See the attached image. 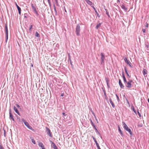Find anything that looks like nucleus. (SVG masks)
Returning a JSON list of instances; mask_svg holds the SVG:
<instances>
[{
	"instance_id": "864d4df0",
	"label": "nucleus",
	"mask_w": 149,
	"mask_h": 149,
	"mask_svg": "<svg viewBox=\"0 0 149 149\" xmlns=\"http://www.w3.org/2000/svg\"><path fill=\"white\" fill-rule=\"evenodd\" d=\"M63 96H64V94L63 93H62V94H61V96L63 97Z\"/></svg>"
},
{
	"instance_id": "79ce46f5",
	"label": "nucleus",
	"mask_w": 149,
	"mask_h": 149,
	"mask_svg": "<svg viewBox=\"0 0 149 149\" xmlns=\"http://www.w3.org/2000/svg\"><path fill=\"white\" fill-rule=\"evenodd\" d=\"M15 105L19 108L20 107V106L17 104H16Z\"/></svg>"
},
{
	"instance_id": "e2e57ef3",
	"label": "nucleus",
	"mask_w": 149,
	"mask_h": 149,
	"mask_svg": "<svg viewBox=\"0 0 149 149\" xmlns=\"http://www.w3.org/2000/svg\"><path fill=\"white\" fill-rule=\"evenodd\" d=\"M104 95H105V93H104Z\"/></svg>"
},
{
	"instance_id": "6e6d98bb",
	"label": "nucleus",
	"mask_w": 149,
	"mask_h": 149,
	"mask_svg": "<svg viewBox=\"0 0 149 149\" xmlns=\"http://www.w3.org/2000/svg\"><path fill=\"white\" fill-rule=\"evenodd\" d=\"M63 114L64 115V116H65V113H63Z\"/></svg>"
},
{
	"instance_id": "c03bdc74",
	"label": "nucleus",
	"mask_w": 149,
	"mask_h": 149,
	"mask_svg": "<svg viewBox=\"0 0 149 149\" xmlns=\"http://www.w3.org/2000/svg\"><path fill=\"white\" fill-rule=\"evenodd\" d=\"M22 120L24 122V123H25V122H26V120L24 118H22Z\"/></svg>"
},
{
	"instance_id": "1a4fd4ad",
	"label": "nucleus",
	"mask_w": 149,
	"mask_h": 149,
	"mask_svg": "<svg viewBox=\"0 0 149 149\" xmlns=\"http://www.w3.org/2000/svg\"><path fill=\"white\" fill-rule=\"evenodd\" d=\"M46 131H47V134L50 137H52V135L51 133V131L50 129L48 128L47 127H46Z\"/></svg>"
},
{
	"instance_id": "c85d7f7f",
	"label": "nucleus",
	"mask_w": 149,
	"mask_h": 149,
	"mask_svg": "<svg viewBox=\"0 0 149 149\" xmlns=\"http://www.w3.org/2000/svg\"><path fill=\"white\" fill-rule=\"evenodd\" d=\"M53 6H54V9L55 11V13H56V15L57 13V12L56 10V7H55L54 4Z\"/></svg>"
},
{
	"instance_id": "bf43d9fd",
	"label": "nucleus",
	"mask_w": 149,
	"mask_h": 149,
	"mask_svg": "<svg viewBox=\"0 0 149 149\" xmlns=\"http://www.w3.org/2000/svg\"><path fill=\"white\" fill-rule=\"evenodd\" d=\"M148 102L149 103V99H148Z\"/></svg>"
},
{
	"instance_id": "f704fd0d",
	"label": "nucleus",
	"mask_w": 149,
	"mask_h": 149,
	"mask_svg": "<svg viewBox=\"0 0 149 149\" xmlns=\"http://www.w3.org/2000/svg\"><path fill=\"white\" fill-rule=\"evenodd\" d=\"M24 124L27 127L28 126H29V123L26 121V122H25V123H24Z\"/></svg>"
},
{
	"instance_id": "20e7f679",
	"label": "nucleus",
	"mask_w": 149,
	"mask_h": 149,
	"mask_svg": "<svg viewBox=\"0 0 149 149\" xmlns=\"http://www.w3.org/2000/svg\"><path fill=\"white\" fill-rule=\"evenodd\" d=\"M5 30L6 33V41L7 42L8 38V26L7 24H5Z\"/></svg>"
},
{
	"instance_id": "f3484780",
	"label": "nucleus",
	"mask_w": 149,
	"mask_h": 149,
	"mask_svg": "<svg viewBox=\"0 0 149 149\" xmlns=\"http://www.w3.org/2000/svg\"><path fill=\"white\" fill-rule=\"evenodd\" d=\"M91 6L94 9V10H95V12L96 13L97 15V16L98 17H100V15H99V14L97 13V12L96 9H95V8L93 6Z\"/></svg>"
},
{
	"instance_id": "0eeeda50",
	"label": "nucleus",
	"mask_w": 149,
	"mask_h": 149,
	"mask_svg": "<svg viewBox=\"0 0 149 149\" xmlns=\"http://www.w3.org/2000/svg\"><path fill=\"white\" fill-rule=\"evenodd\" d=\"M9 118L10 119H11L13 121H15V119L13 118V115L11 113V110L10 109H9Z\"/></svg>"
},
{
	"instance_id": "a18cd8bd",
	"label": "nucleus",
	"mask_w": 149,
	"mask_h": 149,
	"mask_svg": "<svg viewBox=\"0 0 149 149\" xmlns=\"http://www.w3.org/2000/svg\"><path fill=\"white\" fill-rule=\"evenodd\" d=\"M142 31L144 33H145L146 30L145 29H143Z\"/></svg>"
},
{
	"instance_id": "a211bd4d",
	"label": "nucleus",
	"mask_w": 149,
	"mask_h": 149,
	"mask_svg": "<svg viewBox=\"0 0 149 149\" xmlns=\"http://www.w3.org/2000/svg\"><path fill=\"white\" fill-rule=\"evenodd\" d=\"M124 69H125V72L127 75V76H128L129 78H130L131 77H130V76L129 75V74L126 68V67H125Z\"/></svg>"
},
{
	"instance_id": "c756f323",
	"label": "nucleus",
	"mask_w": 149,
	"mask_h": 149,
	"mask_svg": "<svg viewBox=\"0 0 149 149\" xmlns=\"http://www.w3.org/2000/svg\"><path fill=\"white\" fill-rule=\"evenodd\" d=\"M27 127L30 130H33V128L32 127L29 125V126H27Z\"/></svg>"
},
{
	"instance_id": "72a5a7b5",
	"label": "nucleus",
	"mask_w": 149,
	"mask_h": 149,
	"mask_svg": "<svg viewBox=\"0 0 149 149\" xmlns=\"http://www.w3.org/2000/svg\"><path fill=\"white\" fill-rule=\"evenodd\" d=\"M105 80H106L107 83H109V80H108V79L107 77H106L105 78Z\"/></svg>"
},
{
	"instance_id": "37998d69",
	"label": "nucleus",
	"mask_w": 149,
	"mask_h": 149,
	"mask_svg": "<svg viewBox=\"0 0 149 149\" xmlns=\"http://www.w3.org/2000/svg\"><path fill=\"white\" fill-rule=\"evenodd\" d=\"M70 64L72 66V67H73V65L72 64V62L71 61H71H70Z\"/></svg>"
},
{
	"instance_id": "3c124183",
	"label": "nucleus",
	"mask_w": 149,
	"mask_h": 149,
	"mask_svg": "<svg viewBox=\"0 0 149 149\" xmlns=\"http://www.w3.org/2000/svg\"><path fill=\"white\" fill-rule=\"evenodd\" d=\"M107 85L108 86V87L109 88V83H107Z\"/></svg>"
},
{
	"instance_id": "aec40b11",
	"label": "nucleus",
	"mask_w": 149,
	"mask_h": 149,
	"mask_svg": "<svg viewBox=\"0 0 149 149\" xmlns=\"http://www.w3.org/2000/svg\"><path fill=\"white\" fill-rule=\"evenodd\" d=\"M118 131H119L120 133V134L122 136H123V132L121 130H120V127H119V125H118Z\"/></svg>"
},
{
	"instance_id": "b1692460",
	"label": "nucleus",
	"mask_w": 149,
	"mask_h": 149,
	"mask_svg": "<svg viewBox=\"0 0 149 149\" xmlns=\"http://www.w3.org/2000/svg\"><path fill=\"white\" fill-rule=\"evenodd\" d=\"M102 23H99L98 24H97L95 28L96 29H98L99 27L100 26V25L102 24Z\"/></svg>"
},
{
	"instance_id": "7ed1b4c3",
	"label": "nucleus",
	"mask_w": 149,
	"mask_h": 149,
	"mask_svg": "<svg viewBox=\"0 0 149 149\" xmlns=\"http://www.w3.org/2000/svg\"><path fill=\"white\" fill-rule=\"evenodd\" d=\"M100 55L101 56V64L102 65H104V59L105 58L104 55V53H101Z\"/></svg>"
},
{
	"instance_id": "ea45409f",
	"label": "nucleus",
	"mask_w": 149,
	"mask_h": 149,
	"mask_svg": "<svg viewBox=\"0 0 149 149\" xmlns=\"http://www.w3.org/2000/svg\"><path fill=\"white\" fill-rule=\"evenodd\" d=\"M0 149H4L3 147L1 144L0 145Z\"/></svg>"
},
{
	"instance_id": "6e6552de",
	"label": "nucleus",
	"mask_w": 149,
	"mask_h": 149,
	"mask_svg": "<svg viewBox=\"0 0 149 149\" xmlns=\"http://www.w3.org/2000/svg\"><path fill=\"white\" fill-rule=\"evenodd\" d=\"M92 137L93 138L95 142V143L96 144V146H97V148L98 149H101V148H100V146H99L98 143H97V141L96 140V139L93 136H92Z\"/></svg>"
},
{
	"instance_id": "5701e85b",
	"label": "nucleus",
	"mask_w": 149,
	"mask_h": 149,
	"mask_svg": "<svg viewBox=\"0 0 149 149\" xmlns=\"http://www.w3.org/2000/svg\"><path fill=\"white\" fill-rule=\"evenodd\" d=\"M143 74L144 75H145L147 74V70L145 69H144L143 70Z\"/></svg>"
},
{
	"instance_id": "2f4dec72",
	"label": "nucleus",
	"mask_w": 149,
	"mask_h": 149,
	"mask_svg": "<svg viewBox=\"0 0 149 149\" xmlns=\"http://www.w3.org/2000/svg\"><path fill=\"white\" fill-rule=\"evenodd\" d=\"M55 1L56 4V5L58 6H59V5L58 4V0H57Z\"/></svg>"
},
{
	"instance_id": "052dcab7",
	"label": "nucleus",
	"mask_w": 149,
	"mask_h": 149,
	"mask_svg": "<svg viewBox=\"0 0 149 149\" xmlns=\"http://www.w3.org/2000/svg\"><path fill=\"white\" fill-rule=\"evenodd\" d=\"M93 114L94 115V116L95 117V114H94V113H93Z\"/></svg>"
},
{
	"instance_id": "9b49d317",
	"label": "nucleus",
	"mask_w": 149,
	"mask_h": 149,
	"mask_svg": "<svg viewBox=\"0 0 149 149\" xmlns=\"http://www.w3.org/2000/svg\"><path fill=\"white\" fill-rule=\"evenodd\" d=\"M119 84L121 88H124L125 86L122 83L120 79H119Z\"/></svg>"
},
{
	"instance_id": "f257e3e1",
	"label": "nucleus",
	"mask_w": 149,
	"mask_h": 149,
	"mask_svg": "<svg viewBox=\"0 0 149 149\" xmlns=\"http://www.w3.org/2000/svg\"><path fill=\"white\" fill-rule=\"evenodd\" d=\"M123 125L124 129L127 131L131 135H132V132L130 129H129L127 125L124 122H122Z\"/></svg>"
},
{
	"instance_id": "423d86ee",
	"label": "nucleus",
	"mask_w": 149,
	"mask_h": 149,
	"mask_svg": "<svg viewBox=\"0 0 149 149\" xmlns=\"http://www.w3.org/2000/svg\"><path fill=\"white\" fill-rule=\"evenodd\" d=\"M124 60L125 62L128 65H129L132 68V64L130 63V61L128 60L127 58H124Z\"/></svg>"
},
{
	"instance_id": "09e8293b",
	"label": "nucleus",
	"mask_w": 149,
	"mask_h": 149,
	"mask_svg": "<svg viewBox=\"0 0 149 149\" xmlns=\"http://www.w3.org/2000/svg\"><path fill=\"white\" fill-rule=\"evenodd\" d=\"M107 85L108 86V87L109 88V83H107Z\"/></svg>"
},
{
	"instance_id": "dca6fc26",
	"label": "nucleus",
	"mask_w": 149,
	"mask_h": 149,
	"mask_svg": "<svg viewBox=\"0 0 149 149\" xmlns=\"http://www.w3.org/2000/svg\"><path fill=\"white\" fill-rule=\"evenodd\" d=\"M86 3L89 5L91 6L93 5V3L89 0H85Z\"/></svg>"
},
{
	"instance_id": "ddd939ff",
	"label": "nucleus",
	"mask_w": 149,
	"mask_h": 149,
	"mask_svg": "<svg viewBox=\"0 0 149 149\" xmlns=\"http://www.w3.org/2000/svg\"><path fill=\"white\" fill-rule=\"evenodd\" d=\"M38 145L39 147L42 148V149H45L43 144L42 142H39Z\"/></svg>"
},
{
	"instance_id": "603ef678",
	"label": "nucleus",
	"mask_w": 149,
	"mask_h": 149,
	"mask_svg": "<svg viewBox=\"0 0 149 149\" xmlns=\"http://www.w3.org/2000/svg\"><path fill=\"white\" fill-rule=\"evenodd\" d=\"M48 3H49V5L50 6H51V2H50V1L49 2H48Z\"/></svg>"
},
{
	"instance_id": "bb28decb",
	"label": "nucleus",
	"mask_w": 149,
	"mask_h": 149,
	"mask_svg": "<svg viewBox=\"0 0 149 149\" xmlns=\"http://www.w3.org/2000/svg\"><path fill=\"white\" fill-rule=\"evenodd\" d=\"M30 139L31 140L32 142L34 144H36V142L35 140L34 139H33L31 138V137L30 138Z\"/></svg>"
},
{
	"instance_id": "393cba45",
	"label": "nucleus",
	"mask_w": 149,
	"mask_h": 149,
	"mask_svg": "<svg viewBox=\"0 0 149 149\" xmlns=\"http://www.w3.org/2000/svg\"><path fill=\"white\" fill-rule=\"evenodd\" d=\"M94 129L95 130L96 132L98 133V134H99V135L100 134V133L98 131V130L97 129V128L96 127V126L95 125L93 126Z\"/></svg>"
},
{
	"instance_id": "412c9836",
	"label": "nucleus",
	"mask_w": 149,
	"mask_h": 149,
	"mask_svg": "<svg viewBox=\"0 0 149 149\" xmlns=\"http://www.w3.org/2000/svg\"><path fill=\"white\" fill-rule=\"evenodd\" d=\"M109 101L110 103L112 105V107L114 108L115 107V105H114V104H113V102L111 100V99H110L109 100Z\"/></svg>"
},
{
	"instance_id": "680f3d73",
	"label": "nucleus",
	"mask_w": 149,
	"mask_h": 149,
	"mask_svg": "<svg viewBox=\"0 0 149 149\" xmlns=\"http://www.w3.org/2000/svg\"><path fill=\"white\" fill-rule=\"evenodd\" d=\"M146 27H148V24H147V25H146Z\"/></svg>"
},
{
	"instance_id": "2eb2a0df",
	"label": "nucleus",
	"mask_w": 149,
	"mask_h": 149,
	"mask_svg": "<svg viewBox=\"0 0 149 149\" xmlns=\"http://www.w3.org/2000/svg\"><path fill=\"white\" fill-rule=\"evenodd\" d=\"M13 109L16 113H17L18 115H20V113L19 112L15 106H13Z\"/></svg>"
},
{
	"instance_id": "4be33fe9",
	"label": "nucleus",
	"mask_w": 149,
	"mask_h": 149,
	"mask_svg": "<svg viewBox=\"0 0 149 149\" xmlns=\"http://www.w3.org/2000/svg\"><path fill=\"white\" fill-rule=\"evenodd\" d=\"M131 109L134 112V113L136 114L137 113H136V111L135 110V109H134V106L133 105H132L131 106Z\"/></svg>"
},
{
	"instance_id": "0e129e2a",
	"label": "nucleus",
	"mask_w": 149,
	"mask_h": 149,
	"mask_svg": "<svg viewBox=\"0 0 149 149\" xmlns=\"http://www.w3.org/2000/svg\"><path fill=\"white\" fill-rule=\"evenodd\" d=\"M118 0V1L119 2V0Z\"/></svg>"
},
{
	"instance_id": "c9c22d12",
	"label": "nucleus",
	"mask_w": 149,
	"mask_h": 149,
	"mask_svg": "<svg viewBox=\"0 0 149 149\" xmlns=\"http://www.w3.org/2000/svg\"><path fill=\"white\" fill-rule=\"evenodd\" d=\"M122 77H123V78H125V77L124 72H123H123H122Z\"/></svg>"
},
{
	"instance_id": "f8f14e48",
	"label": "nucleus",
	"mask_w": 149,
	"mask_h": 149,
	"mask_svg": "<svg viewBox=\"0 0 149 149\" xmlns=\"http://www.w3.org/2000/svg\"><path fill=\"white\" fill-rule=\"evenodd\" d=\"M31 6L33 10V11L35 12V13H36V14H38V13L36 10V8L35 7L33 6V4L32 3L31 4Z\"/></svg>"
},
{
	"instance_id": "7c9ffc66",
	"label": "nucleus",
	"mask_w": 149,
	"mask_h": 149,
	"mask_svg": "<svg viewBox=\"0 0 149 149\" xmlns=\"http://www.w3.org/2000/svg\"><path fill=\"white\" fill-rule=\"evenodd\" d=\"M33 25H31L29 27V31H31V29L33 27Z\"/></svg>"
},
{
	"instance_id": "8fccbe9b",
	"label": "nucleus",
	"mask_w": 149,
	"mask_h": 149,
	"mask_svg": "<svg viewBox=\"0 0 149 149\" xmlns=\"http://www.w3.org/2000/svg\"><path fill=\"white\" fill-rule=\"evenodd\" d=\"M107 85L108 86V87L109 88V83H107Z\"/></svg>"
},
{
	"instance_id": "6ab92c4d",
	"label": "nucleus",
	"mask_w": 149,
	"mask_h": 149,
	"mask_svg": "<svg viewBox=\"0 0 149 149\" xmlns=\"http://www.w3.org/2000/svg\"><path fill=\"white\" fill-rule=\"evenodd\" d=\"M121 7L125 11L127 10V8H126L124 5L122 4L121 6Z\"/></svg>"
},
{
	"instance_id": "58836bf2",
	"label": "nucleus",
	"mask_w": 149,
	"mask_h": 149,
	"mask_svg": "<svg viewBox=\"0 0 149 149\" xmlns=\"http://www.w3.org/2000/svg\"><path fill=\"white\" fill-rule=\"evenodd\" d=\"M116 97H117V99L118 101H119L120 100H119V97H118V95L116 94Z\"/></svg>"
},
{
	"instance_id": "a19ab883",
	"label": "nucleus",
	"mask_w": 149,
	"mask_h": 149,
	"mask_svg": "<svg viewBox=\"0 0 149 149\" xmlns=\"http://www.w3.org/2000/svg\"><path fill=\"white\" fill-rule=\"evenodd\" d=\"M105 10H106V14H107V15L109 17H110V15H109L108 13V12L107 11V10L106 9Z\"/></svg>"
},
{
	"instance_id": "de8ad7c7",
	"label": "nucleus",
	"mask_w": 149,
	"mask_h": 149,
	"mask_svg": "<svg viewBox=\"0 0 149 149\" xmlns=\"http://www.w3.org/2000/svg\"><path fill=\"white\" fill-rule=\"evenodd\" d=\"M146 46L147 48H149V45H146Z\"/></svg>"
},
{
	"instance_id": "e433bc0d",
	"label": "nucleus",
	"mask_w": 149,
	"mask_h": 149,
	"mask_svg": "<svg viewBox=\"0 0 149 149\" xmlns=\"http://www.w3.org/2000/svg\"><path fill=\"white\" fill-rule=\"evenodd\" d=\"M68 59H69V60L70 61H71V57H70V54L69 53H68Z\"/></svg>"
},
{
	"instance_id": "9d476101",
	"label": "nucleus",
	"mask_w": 149,
	"mask_h": 149,
	"mask_svg": "<svg viewBox=\"0 0 149 149\" xmlns=\"http://www.w3.org/2000/svg\"><path fill=\"white\" fill-rule=\"evenodd\" d=\"M51 142L52 143L51 146L52 148H53L54 149H58L56 146L53 142L51 141Z\"/></svg>"
},
{
	"instance_id": "cd10ccee",
	"label": "nucleus",
	"mask_w": 149,
	"mask_h": 149,
	"mask_svg": "<svg viewBox=\"0 0 149 149\" xmlns=\"http://www.w3.org/2000/svg\"><path fill=\"white\" fill-rule=\"evenodd\" d=\"M90 121L91 122V125H92L93 126L95 125L94 124L92 120L91 119H89Z\"/></svg>"
},
{
	"instance_id": "4d7b16f0",
	"label": "nucleus",
	"mask_w": 149,
	"mask_h": 149,
	"mask_svg": "<svg viewBox=\"0 0 149 149\" xmlns=\"http://www.w3.org/2000/svg\"><path fill=\"white\" fill-rule=\"evenodd\" d=\"M95 118L96 120L97 121V119L96 118V116H95Z\"/></svg>"
},
{
	"instance_id": "473e14b6",
	"label": "nucleus",
	"mask_w": 149,
	"mask_h": 149,
	"mask_svg": "<svg viewBox=\"0 0 149 149\" xmlns=\"http://www.w3.org/2000/svg\"><path fill=\"white\" fill-rule=\"evenodd\" d=\"M123 81H124V83L126 84V83H127V81L125 77L123 78Z\"/></svg>"
},
{
	"instance_id": "39448f33",
	"label": "nucleus",
	"mask_w": 149,
	"mask_h": 149,
	"mask_svg": "<svg viewBox=\"0 0 149 149\" xmlns=\"http://www.w3.org/2000/svg\"><path fill=\"white\" fill-rule=\"evenodd\" d=\"M132 81V80H130L128 82H127L125 84L126 87L128 88H130L132 86L131 83Z\"/></svg>"
},
{
	"instance_id": "5fc2aeb1",
	"label": "nucleus",
	"mask_w": 149,
	"mask_h": 149,
	"mask_svg": "<svg viewBox=\"0 0 149 149\" xmlns=\"http://www.w3.org/2000/svg\"><path fill=\"white\" fill-rule=\"evenodd\" d=\"M64 9L65 11L66 12H67L66 10L65 7H64Z\"/></svg>"
},
{
	"instance_id": "4c0bfd02",
	"label": "nucleus",
	"mask_w": 149,
	"mask_h": 149,
	"mask_svg": "<svg viewBox=\"0 0 149 149\" xmlns=\"http://www.w3.org/2000/svg\"><path fill=\"white\" fill-rule=\"evenodd\" d=\"M126 101L127 102V104H128V105L130 106V103L128 101V100H127V98H126Z\"/></svg>"
},
{
	"instance_id": "69168bd1",
	"label": "nucleus",
	"mask_w": 149,
	"mask_h": 149,
	"mask_svg": "<svg viewBox=\"0 0 149 149\" xmlns=\"http://www.w3.org/2000/svg\"><path fill=\"white\" fill-rule=\"evenodd\" d=\"M32 66H33V65L32 64Z\"/></svg>"
},
{
	"instance_id": "4468645a",
	"label": "nucleus",
	"mask_w": 149,
	"mask_h": 149,
	"mask_svg": "<svg viewBox=\"0 0 149 149\" xmlns=\"http://www.w3.org/2000/svg\"><path fill=\"white\" fill-rule=\"evenodd\" d=\"M16 6L17 8V10L18 11L19 14V15H20L21 14V8L19 7V6L17 5V4L16 3Z\"/></svg>"
},
{
	"instance_id": "a878e982",
	"label": "nucleus",
	"mask_w": 149,
	"mask_h": 149,
	"mask_svg": "<svg viewBox=\"0 0 149 149\" xmlns=\"http://www.w3.org/2000/svg\"><path fill=\"white\" fill-rule=\"evenodd\" d=\"M35 36L36 37H40V35L37 32H36L35 34Z\"/></svg>"
},
{
	"instance_id": "13d9d810",
	"label": "nucleus",
	"mask_w": 149,
	"mask_h": 149,
	"mask_svg": "<svg viewBox=\"0 0 149 149\" xmlns=\"http://www.w3.org/2000/svg\"><path fill=\"white\" fill-rule=\"evenodd\" d=\"M47 1L48 2H49L50 1V0H47Z\"/></svg>"
},
{
	"instance_id": "f03ea898",
	"label": "nucleus",
	"mask_w": 149,
	"mask_h": 149,
	"mask_svg": "<svg viewBox=\"0 0 149 149\" xmlns=\"http://www.w3.org/2000/svg\"><path fill=\"white\" fill-rule=\"evenodd\" d=\"M80 25L79 24H77L76 27L75 32L77 36H80Z\"/></svg>"
},
{
	"instance_id": "49530a36",
	"label": "nucleus",
	"mask_w": 149,
	"mask_h": 149,
	"mask_svg": "<svg viewBox=\"0 0 149 149\" xmlns=\"http://www.w3.org/2000/svg\"><path fill=\"white\" fill-rule=\"evenodd\" d=\"M138 114L139 116L140 117H141V114H140V113L138 111Z\"/></svg>"
}]
</instances>
